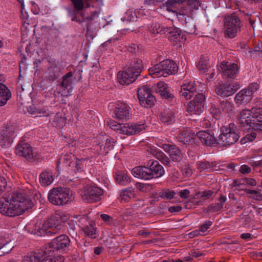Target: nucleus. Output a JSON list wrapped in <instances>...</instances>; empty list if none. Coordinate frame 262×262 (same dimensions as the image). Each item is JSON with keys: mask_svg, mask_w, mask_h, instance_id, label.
<instances>
[{"mask_svg": "<svg viewBox=\"0 0 262 262\" xmlns=\"http://www.w3.org/2000/svg\"><path fill=\"white\" fill-rule=\"evenodd\" d=\"M62 219L59 214L52 216L41 225V222L33 221L25 226L26 230L32 234L37 236L45 235H52L58 233L62 228Z\"/></svg>", "mask_w": 262, "mask_h": 262, "instance_id": "nucleus-1", "label": "nucleus"}, {"mask_svg": "<svg viewBox=\"0 0 262 262\" xmlns=\"http://www.w3.org/2000/svg\"><path fill=\"white\" fill-rule=\"evenodd\" d=\"M238 123L248 130L251 128L262 132V107L255 106L241 111Z\"/></svg>", "mask_w": 262, "mask_h": 262, "instance_id": "nucleus-2", "label": "nucleus"}, {"mask_svg": "<svg viewBox=\"0 0 262 262\" xmlns=\"http://www.w3.org/2000/svg\"><path fill=\"white\" fill-rule=\"evenodd\" d=\"M133 175L138 179L149 180L160 178L165 173L163 166L155 160H149L144 166H137L132 169Z\"/></svg>", "mask_w": 262, "mask_h": 262, "instance_id": "nucleus-3", "label": "nucleus"}, {"mask_svg": "<svg viewBox=\"0 0 262 262\" xmlns=\"http://www.w3.org/2000/svg\"><path fill=\"white\" fill-rule=\"evenodd\" d=\"M70 243L69 237L65 234H61L54 238L41 249L38 250L54 257L55 262H62L64 258L60 253L65 251Z\"/></svg>", "mask_w": 262, "mask_h": 262, "instance_id": "nucleus-4", "label": "nucleus"}, {"mask_svg": "<svg viewBox=\"0 0 262 262\" xmlns=\"http://www.w3.org/2000/svg\"><path fill=\"white\" fill-rule=\"evenodd\" d=\"M73 5L67 7L66 10L69 17L71 20L81 23L85 20H94L98 17L99 13L97 11L93 12L91 15L85 17L84 13L81 12L84 8V4L83 0H70Z\"/></svg>", "mask_w": 262, "mask_h": 262, "instance_id": "nucleus-5", "label": "nucleus"}, {"mask_svg": "<svg viewBox=\"0 0 262 262\" xmlns=\"http://www.w3.org/2000/svg\"><path fill=\"white\" fill-rule=\"evenodd\" d=\"M220 132L217 138L218 144L223 146H229L234 144L240 137L239 129L233 123L222 126Z\"/></svg>", "mask_w": 262, "mask_h": 262, "instance_id": "nucleus-6", "label": "nucleus"}, {"mask_svg": "<svg viewBox=\"0 0 262 262\" xmlns=\"http://www.w3.org/2000/svg\"><path fill=\"white\" fill-rule=\"evenodd\" d=\"M178 70L176 63L169 59L164 60L148 69L149 74L158 77L175 74Z\"/></svg>", "mask_w": 262, "mask_h": 262, "instance_id": "nucleus-7", "label": "nucleus"}, {"mask_svg": "<svg viewBox=\"0 0 262 262\" xmlns=\"http://www.w3.org/2000/svg\"><path fill=\"white\" fill-rule=\"evenodd\" d=\"M147 127L145 120L136 123L112 124V129L119 134L131 136L140 133Z\"/></svg>", "mask_w": 262, "mask_h": 262, "instance_id": "nucleus-8", "label": "nucleus"}, {"mask_svg": "<svg viewBox=\"0 0 262 262\" xmlns=\"http://www.w3.org/2000/svg\"><path fill=\"white\" fill-rule=\"evenodd\" d=\"M69 188L66 187H56L50 190L48 194V199L52 204L57 206H63L70 200Z\"/></svg>", "mask_w": 262, "mask_h": 262, "instance_id": "nucleus-9", "label": "nucleus"}, {"mask_svg": "<svg viewBox=\"0 0 262 262\" xmlns=\"http://www.w3.org/2000/svg\"><path fill=\"white\" fill-rule=\"evenodd\" d=\"M225 34L229 38L236 36L242 26L241 19L235 13L227 15L224 19Z\"/></svg>", "mask_w": 262, "mask_h": 262, "instance_id": "nucleus-10", "label": "nucleus"}, {"mask_svg": "<svg viewBox=\"0 0 262 262\" xmlns=\"http://www.w3.org/2000/svg\"><path fill=\"white\" fill-rule=\"evenodd\" d=\"M16 194L10 193L7 198H2L0 200V212L5 215L10 217L16 215Z\"/></svg>", "mask_w": 262, "mask_h": 262, "instance_id": "nucleus-11", "label": "nucleus"}, {"mask_svg": "<svg viewBox=\"0 0 262 262\" xmlns=\"http://www.w3.org/2000/svg\"><path fill=\"white\" fill-rule=\"evenodd\" d=\"M59 161L60 163H63L66 166L71 167V170L76 174L83 171L85 159H78L73 154L70 153L63 154Z\"/></svg>", "mask_w": 262, "mask_h": 262, "instance_id": "nucleus-12", "label": "nucleus"}, {"mask_svg": "<svg viewBox=\"0 0 262 262\" xmlns=\"http://www.w3.org/2000/svg\"><path fill=\"white\" fill-rule=\"evenodd\" d=\"M217 66L219 71L225 79H234L238 75L239 67L236 63L223 61Z\"/></svg>", "mask_w": 262, "mask_h": 262, "instance_id": "nucleus-13", "label": "nucleus"}, {"mask_svg": "<svg viewBox=\"0 0 262 262\" xmlns=\"http://www.w3.org/2000/svg\"><path fill=\"white\" fill-rule=\"evenodd\" d=\"M192 16V13L189 10L177 12L178 20L185 27V32L189 34L195 33L196 31L195 23Z\"/></svg>", "mask_w": 262, "mask_h": 262, "instance_id": "nucleus-14", "label": "nucleus"}, {"mask_svg": "<svg viewBox=\"0 0 262 262\" xmlns=\"http://www.w3.org/2000/svg\"><path fill=\"white\" fill-rule=\"evenodd\" d=\"M138 98L140 104L145 108H150L156 102L155 97L152 95L151 89L147 85H143L138 89Z\"/></svg>", "mask_w": 262, "mask_h": 262, "instance_id": "nucleus-15", "label": "nucleus"}, {"mask_svg": "<svg viewBox=\"0 0 262 262\" xmlns=\"http://www.w3.org/2000/svg\"><path fill=\"white\" fill-rule=\"evenodd\" d=\"M240 87L238 82L233 81L219 84L215 87V91L218 96L227 97L232 96Z\"/></svg>", "mask_w": 262, "mask_h": 262, "instance_id": "nucleus-16", "label": "nucleus"}, {"mask_svg": "<svg viewBox=\"0 0 262 262\" xmlns=\"http://www.w3.org/2000/svg\"><path fill=\"white\" fill-rule=\"evenodd\" d=\"M199 91L198 85L194 81L185 80L181 85L179 95L181 99L189 100Z\"/></svg>", "mask_w": 262, "mask_h": 262, "instance_id": "nucleus-17", "label": "nucleus"}, {"mask_svg": "<svg viewBox=\"0 0 262 262\" xmlns=\"http://www.w3.org/2000/svg\"><path fill=\"white\" fill-rule=\"evenodd\" d=\"M103 194L101 188L94 185L88 186L82 194V198L88 203H93L99 201Z\"/></svg>", "mask_w": 262, "mask_h": 262, "instance_id": "nucleus-18", "label": "nucleus"}, {"mask_svg": "<svg viewBox=\"0 0 262 262\" xmlns=\"http://www.w3.org/2000/svg\"><path fill=\"white\" fill-rule=\"evenodd\" d=\"M157 145L169 154L170 159L173 162H179L182 160L183 154L181 150L175 145L166 144L160 141H158Z\"/></svg>", "mask_w": 262, "mask_h": 262, "instance_id": "nucleus-19", "label": "nucleus"}, {"mask_svg": "<svg viewBox=\"0 0 262 262\" xmlns=\"http://www.w3.org/2000/svg\"><path fill=\"white\" fill-rule=\"evenodd\" d=\"M34 205L32 200L24 193L18 192L17 189V216L23 214Z\"/></svg>", "mask_w": 262, "mask_h": 262, "instance_id": "nucleus-20", "label": "nucleus"}, {"mask_svg": "<svg viewBox=\"0 0 262 262\" xmlns=\"http://www.w3.org/2000/svg\"><path fill=\"white\" fill-rule=\"evenodd\" d=\"M22 262H55L54 257L36 250L34 253L24 257Z\"/></svg>", "mask_w": 262, "mask_h": 262, "instance_id": "nucleus-21", "label": "nucleus"}, {"mask_svg": "<svg viewBox=\"0 0 262 262\" xmlns=\"http://www.w3.org/2000/svg\"><path fill=\"white\" fill-rule=\"evenodd\" d=\"M131 112L132 109L127 103L118 102L115 107L114 115L119 120H127L130 117Z\"/></svg>", "mask_w": 262, "mask_h": 262, "instance_id": "nucleus-22", "label": "nucleus"}, {"mask_svg": "<svg viewBox=\"0 0 262 262\" xmlns=\"http://www.w3.org/2000/svg\"><path fill=\"white\" fill-rule=\"evenodd\" d=\"M17 155L23 157L27 160L33 159L36 157V153L34 152L32 147L27 142L21 140L17 144Z\"/></svg>", "mask_w": 262, "mask_h": 262, "instance_id": "nucleus-23", "label": "nucleus"}, {"mask_svg": "<svg viewBox=\"0 0 262 262\" xmlns=\"http://www.w3.org/2000/svg\"><path fill=\"white\" fill-rule=\"evenodd\" d=\"M203 144L207 146H215L218 144L217 138L216 139L208 130H201L196 133L195 138Z\"/></svg>", "mask_w": 262, "mask_h": 262, "instance_id": "nucleus-24", "label": "nucleus"}, {"mask_svg": "<svg viewBox=\"0 0 262 262\" xmlns=\"http://www.w3.org/2000/svg\"><path fill=\"white\" fill-rule=\"evenodd\" d=\"M139 76L134 74L133 71L127 69L117 74L118 81L122 85H128L134 82Z\"/></svg>", "mask_w": 262, "mask_h": 262, "instance_id": "nucleus-25", "label": "nucleus"}, {"mask_svg": "<svg viewBox=\"0 0 262 262\" xmlns=\"http://www.w3.org/2000/svg\"><path fill=\"white\" fill-rule=\"evenodd\" d=\"M155 91L161 96L168 101H171L174 99V95L170 92V89L167 83L160 81L156 85Z\"/></svg>", "mask_w": 262, "mask_h": 262, "instance_id": "nucleus-26", "label": "nucleus"}, {"mask_svg": "<svg viewBox=\"0 0 262 262\" xmlns=\"http://www.w3.org/2000/svg\"><path fill=\"white\" fill-rule=\"evenodd\" d=\"M114 177L116 184L125 186L131 182V177L128 174L127 171L116 169L114 172Z\"/></svg>", "mask_w": 262, "mask_h": 262, "instance_id": "nucleus-27", "label": "nucleus"}, {"mask_svg": "<svg viewBox=\"0 0 262 262\" xmlns=\"http://www.w3.org/2000/svg\"><path fill=\"white\" fill-rule=\"evenodd\" d=\"M164 34L168 37L169 40L174 42L180 41L184 38L183 33L181 30L174 27H166Z\"/></svg>", "mask_w": 262, "mask_h": 262, "instance_id": "nucleus-28", "label": "nucleus"}, {"mask_svg": "<svg viewBox=\"0 0 262 262\" xmlns=\"http://www.w3.org/2000/svg\"><path fill=\"white\" fill-rule=\"evenodd\" d=\"M146 68L141 58H134L129 63L128 69L133 71L134 74L140 76L142 71Z\"/></svg>", "mask_w": 262, "mask_h": 262, "instance_id": "nucleus-29", "label": "nucleus"}, {"mask_svg": "<svg viewBox=\"0 0 262 262\" xmlns=\"http://www.w3.org/2000/svg\"><path fill=\"white\" fill-rule=\"evenodd\" d=\"M48 73V78L51 81H54L60 76V68L58 66V61L55 60L49 61Z\"/></svg>", "mask_w": 262, "mask_h": 262, "instance_id": "nucleus-30", "label": "nucleus"}, {"mask_svg": "<svg viewBox=\"0 0 262 262\" xmlns=\"http://www.w3.org/2000/svg\"><path fill=\"white\" fill-rule=\"evenodd\" d=\"M4 77L0 74V106L5 105L11 97L9 89L2 82L4 81Z\"/></svg>", "mask_w": 262, "mask_h": 262, "instance_id": "nucleus-31", "label": "nucleus"}, {"mask_svg": "<svg viewBox=\"0 0 262 262\" xmlns=\"http://www.w3.org/2000/svg\"><path fill=\"white\" fill-rule=\"evenodd\" d=\"M72 73L70 72L63 76L62 80L60 84V86L64 91V92H63L62 95L67 96L72 92Z\"/></svg>", "mask_w": 262, "mask_h": 262, "instance_id": "nucleus-32", "label": "nucleus"}, {"mask_svg": "<svg viewBox=\"0 0 262 262\" xmlns=\"http://www.w3.org/2000/svg\"><path fill=\"white\" fill-rule=\"evenodd\" d=\"M115 143V141L114 139L111 138L106 139L104 144L100 142L98 143V147L99 148V149L97 148V150L100 154L106 155L114 148Z\"/></svg>", "mask_w": 262, "mask_h": 262, "instance_id": "nucleus-33", "label": "nucleus"}, {"mask_svg": "<svg viewBox=\"0 0 262 262\" xmlns=\"http://www.w3.org/2000/svg\"><path fill=\"white\" fill-rule=\"evenodd\" d=\"M39 180L42 186H47L51 185L54 181L53 173L49 170L42 171L39 175Z\"/></svg>", "mask_w": 262, "mask_h": 262, "instance_id": "nucleus-34", "label": "nucleus"}, {"mask_svg": "<svg viewBox=\"0 0 262 262\" xmlns=\"http://www.w3.org/2000/svg\"><path fill=\"white\" fill-rule=\"evenodd\" d=\"M160 119L163 123L169 125L175 121V116L173 112L171 110H166L161 112Z\"/></svg>", "mask_w": 262, "mask_h": 262, "instance_id": "nucleus-35", "label": "nucleus"}, {"mask_svg": "<svg viewBox=\"0 0 262 262\" xmlns=\"http://www.w3.org/2000/svg\"><path fill=\"white\" fill-rule=\"evenodd\" d=\"M151 154L158 160L160 161L164 165L170 166V160L168 157L158 148H152L150 149Z\"/></svg>", "mask_w": 262, "mask_h": 262, "instance_id": "nucleus-36", "label": "nucleus"}, {"mask_svg": "<svg viewBox=\"0 0 262 262\" xmlns=\"http://www.w3.org/2000/svg\"><path fill=\"white\" fill-rule=\"evenodd\" d=\"M136 196L135 188L133 187L123 189L120 194L121 201H124L125 202H129L130 199L135 198Z\"/></svg>", "mask_w": 262, "mask_h": 262, "instance_id": "nucleus-37", "label": "nucleus"}, {"mask_svg": "<svg viewBox=\"0 0 262 262\" xmlns=\"http://www.w3.org/2000/svg\"><path fill=\"white\" fill-rule=\"evenodd\" d=\"M140 11L134 9H130L128 10L125 13L124 16L121 18L123 21H135L137 20L138 18H140Z\"/></svg>", "mask_w": 262, "mask_h": 262, "instance_id": "nucleus-38", "label": "nucleus"}, {"mask_svg": "<svg viewBox=\"0 0 262 262\" xmlns=\"http://www.w3.org/2000/svg\"><path fill=\"white\" fill-rule=\"evenodd\" d=\"M252 99L251 95L247 93L245 89H243L236 94L235 101L237 103L242 104L250 102Z\"/></svg>", "mask_w": 262, "mask_h": 262, "instance_id": "nucleus-39", "label": "nucleus"}, {"mask_svg": "<svg viewBox=\"0 0 262 262\" xmlns=\"http://www.w3.org/2000/svg\"><path fill=\"white\" fill-rule=\"evenodd\" d=\"M188 112H190L193 114L200 115L204 110V105L196 103L193 100L189 102L187 106Z\"/></svg>", "mask_w": 262, "mask_h": 262, "instance_id": "nucleus-40", "label": "nucleus"}, {"mask_svg": "<svg viewBox=\"0 0 262 262\" xmlns=\"http://www.w3.org/2000/svg\"><path fill=\"white\" fill-rule=\"evenodd\" d=\"M192 139V132L189 129H183L181 131L178 137V141L184 144H187Z\"/></svg>", "mask_w": 262, "mask_h": 262, "instance_id": "nucleus-41", "label": "nucleus"}, {"mask_svg": "<svg viewBox=\"0 0 262 262\" xmlns=\"http://www.w3.org/2000/svg\"><path fill=\"white\" fill-rule=\"evenodd\" d=\"M82 230L85 235L90 238H95L97 236V228L93 221H92L87 226H84Z\"/></svg>", "mask_w": 262, "mask_h": 262, "instance_id": "nucleus-42", "label": "nucleus"}, {"mask_svg": "<svg viewBox=\"0 0 262 262\" xmlns=\"http://www.w3.org/2000/svg\"><path fill=\"white\" fill-rule=\"evenodd\" d=\"M227 198L225 196L222 195L219 200V202L215 203L210 204L208 207V209L211 212H217L221 210L223 207L224 203L226 201Z\"/></svg>", "mask_w": 262, "mask_h": 262, "instance_id": "nucleus-43", "label": "nucleus"}, {"mask_svg": "<svg viewBox=\"0 0 262 262\" xmlns=\"http://www.w3.org/2000/svg\"><path fill=\"white\" fill-rule=\"evenodd\" d=\"M75 222L77 224L81 229H83L84 226H87L92 221L90 220L87 215H78L75 217Z\"/></svg>", "mask_w": 262, "mask_h": 262, "instance_id": "nucleus-44", "label": "nucleus"}, {"mask_svg": "<svg viewBox=\"0 0 262 262\" xmlns=\"http://www.w3.org/2000/svg\"><path fill=\"white\" fill-rule=\"evenodd\" d=\"M185 3L187 4V6L181 8L179 11H187L189 10L192 13L193 10L198 9L200 6L199 3L197 0H186Z\"/></svg>", "mask_w": 262, "mask_h": 262, "instance_id": "nucleus-45", "label": "nucleus"}, {"mask_svg": "<svg viewBox=\"0 0 262 262\" xmlns=\"http://www.w3.org/2000/svg\"><path fill=\"white\" fill-rule=\"evenodd\" d=\"M165 27L161 26L160 24L157 23H153L149 27V31L152 34H164L165 33Z\"/></svg>", "mask_w": 262, "mask_h": 262, "instance_id": "nucleus-46", "label": "nucleus"}, {"mask_svg": "<svg viewBox=\"0 0 262 262\" xmlns=\"http://www.w3.org/2000/svg\"><path fill=\"white\" fill-rule=\"evenodd\" d=\"M219 106L221 112L223 113L231 114L233 111V104L229 101L223 100L221 101Z\"/></svg>", "mask_w": 262, "mask_h": 262, "instance_id": "nucleus-47", "label": "nucleus"}, {"mask_svg": "<svg viewBox=\"0 0 262 262\" xmlns=\"http://www.w3.org/2000/svg\"><path fill=\"white\" fill-rule=\"evenodd\" d=\"M197 68L203 73L207 74V72L211 69L209 62L205 59L201 58L196 64Z\"/></svg>", "mask_w": 262, "mask_h": 262, "instance_id": "nucleus-48", "label": "nucleus"}, {"mask_svg": "<svg viewBox=\"0 0 262 262\" xmlns=\"http://www.w3.org/2000/svg\"><path fill=\"white\" fill-rule=\"evenodd\" d=\"M127 50L132 53L139 56L142 55L143 50L142 46H139L135 43H131L127 47Z\"/></svg>", "mask_w": 262, "mask_h": 262, "instance_id": "nucleus-49", "label": "nucleus"}, {"mask_svg": "<svg viewBox=\"0 0 262 262\" xmlns=\"http://www.w3.org/2000/svg\"><path fill=\"white\" fill-rule=\"evenodd\" d=\"M135 187L140 191L144 193L149 192L153 189L151 184L141 182L136 183Z\"/></svg>", "mask_w": 262, "mask_h": 262, "instance_id": "nucleus-50", "label": "nucleus"}, {"mask_svg": "<svg viewBox=\"0 0 262 262\" xmlns=\"http://www.w3.org/2000/svg\"><path fill=\"white\" fill-rule=\"evenodd\" d=\"M259 88V84L256 82H253L249 84L247 88H245V90L247 93L250 94L253 98L257 93V90Z\"/></svg>", "mask_w": 262, "mask_h": 262, "instance_id": "nucleus-51", "label": "nucleus"}, {"mask_svg": "<svg viewBox=\"0 0 262 262\" xmlns=\"http://www.w3.org/2000/svg\"><path fill=\"white\" fill-rule=\"evenodd\" d=\"M196 167L200 171H208V169L212 168L211 164L207 161H198L196 163Z\"/></svg>", "mask_w": 262, "mask_h": 262, "instance_id": "nucleus-52", "label": "nucleus"}, {"mask_svg": "<svg viewBox=\"0 0 262 262\" xmlns=\"http://www.w3.org/2000/svg\"><path fill=\"white\" fill-rule=\"evenodd\" d=\"M175 194L173 190L164 189L159 193V196L163 199H171L174 197Z\"/></svg>", "mask_w": 262, "mask_h": 262, "instance_id": "nucleus-53", "label": "nucleus"}, {"mask_svg": "<svg viewBox=\"0 0 262 262\" xmlns=\"http://www.w3.org/2000/svg\"><path fill=\"white\" fill-rule=\"evenodd\" d=\"M253 130V129H252ZM256 130H251L249 133L247 134L241 140V142L242 143H245L247 142L253 141L256 137V134L255 132ZM259 131V130H258Z\"/></svg>", "mask_w": 262, "mask_h": 262, "instance_id": "nucleus-54", "label": "nucleus"}, {"mask_svg": "<svg viewBox=\"0 0 262 262\" xmlns=\"http://www.w3.org/2000/svg\"><path fill=\"white\" fill-rule=\"evenodd\" d=\"M74 221H70L68 223V233L70 235L74 238L77 235L76 228L75 225Z\"/></svg>", "mask_w": 262, "mask_h": 262, "instance_id": "nucleus-55", "label": "nucleus"}, {"mask_svg": "<svg viewBox=\"0 0 262 262\" xmlns=\"http://www.w3.org/2000/svg\"><path fill=\"white\" fill-rule=\"evenodd\" d=\"M262 53V50L258 46L255 47L253 49L250 48L248 50V52H245V56L247 57H252L255 55V54H257L260 55V53Z\"/></svg>", "mask_w": 262, "mask_h": 262, "instance_id": "nucleus-56", "label": "nucleus"}, {"mask_svg": "<svg viewBox=\"0 0 262 262\" xmlns=\"http://www.w3.org/2000/svg\"><path fill=\"white\" fill-rule=\"evenodd\" d=\"M193 96H194V98H193V99L192 100L193 101H194L196 103H199V104L201 103V104L205 105V97L203 93H200L199 91Z\"/></svg>", "mask_w": 262, "mask_h": 262, "instance_id": "nucleus-57", "label": "nucleus"}, {"mask_svg": "<svg viewBox=\"0 0 262 262\" xmlns=\"http://www.w3.org/2000/svg\"><path fill=\"white\" fill-rule=\"evenodd\" d=\"M221 110L220 109V106L217 107L215 106H212L210 108V113L212 114L214 118L217 119L220 117V114L221 113Z\"/></svg>", "mask_w": 262, "mask_h": 262, "instance_id": "nucleus-58", "label": "nucleus"}, {"mask_svg": "<svg viewBox=\"0 0 262 262\" xmlns=\"http://www.w3.org/2000/svg\"><path fill=\"white\" fill-rule=\"evenodd\" d=\"M12 139L9 137L5 136H2L0 137V144L2 146H8L12 142Z\"/></svg>", "mask_w": 262, "mask_h": 262, "instance_id": "nucleus-59", "label": "nucleus"}, {"mask_svg": "<svg viewBox=\"0 0 262 262\" xmlns=\"http://www.w3.org/2000/svg\"><path fill=\"white\" fill-rule=\"evenodd\" d=\"M212 222L209 220L206 221L200 226V231L202 233H205L212 225Z\"/></svg>", "mask_w": 262, "mask_h": 262, "instance_id": "nucleus-60", "label": "nucleus"}, {"mask_svg": "<svg viewBox=\"0 0 262 262\" xmlns=\"http://www.w3.org/2000/svg\"><path fill=\"white\" fill-rule=\"evenodd\" d=\"M213 194L211 190H204L198 193V198H204L205 199H209Z\"/></svg>", "mask_w": 262, "mask_h": 262, "instance_id": "nucleus-61", "label": "nucleus"}, {"mask_svg": "<svg viewBox=\"0 0 262 262\" xmlns=\"http://www.w3.org/2000/svg\"><path fill=\"white\" fill-rule=\"evenodd\" d=\"M238 171L242 174H245L249 173L251 171V168L248 165L244 164L240 167Z\"/></svg>", "mask_w": 262, "mask_h": 262, "instance_id": "nucleus-62", "label": "nucleus"}, {"mask_svg": "<svg viewBox=\"0 0 262 262\" xmlns=\"http://www.w3.org/2000/svg\"><path fill=\"white\" fill-rule=\"evenodd\" d=\"M100 218L108 224H111L113 221L112 217L106 214H100Z\"/></svg>", "mask_w": 262, "mask_h": 262, "instance_id": "nucleus-63", "label": "nucleus"}, {"mask_svg": "<svg viewBox=\"0 0 262 262\" xmlns=\"http://www.w3.org/2000/svg\"><path fill=\"white\" fill-rule=\"evenodd\" d=\"M190 191L188 189H183L179 191V195L182 199H185L188 198Z\"/></svg>", "mask_w": 262, "mask_h": 262, "instance_id": "nucleus-64", "label": "nucleus"}]
</instances>
